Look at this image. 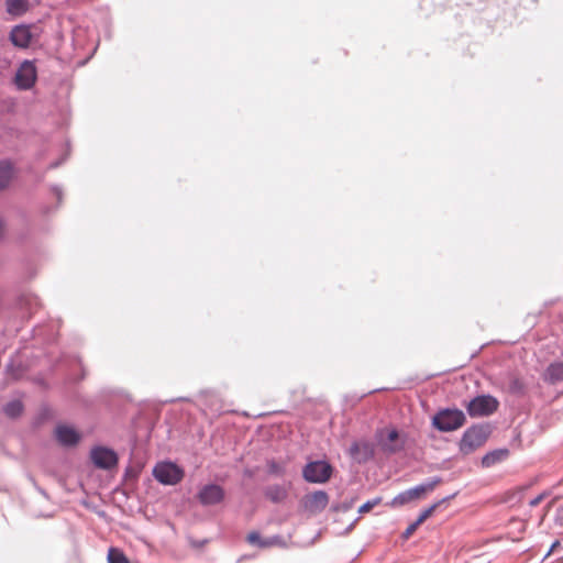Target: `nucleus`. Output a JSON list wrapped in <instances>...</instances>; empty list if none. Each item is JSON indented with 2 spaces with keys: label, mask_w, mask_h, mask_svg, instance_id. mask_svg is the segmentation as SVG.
I'll use <instances>...</instances> for the list:
<instances>
[{
  "label": "nucleus",
  "mask_w": 563,
  "mask_h": 563,
  "mask_svg": "<svg viewBox=\"0 0 563 563\" xmlns=\"http://www.w3.org/2000/svg\"><path fill=\"white\" fill-rule=\"evenodd\" d=\"M37 78V71L34 62L25 59L15 73L14 82L20 90L31 89Z\"/></svg>",
  "instance_id": "obj_9"
},
{
  "label": "nucleus",
  "mask_w": 563,
  "mask_h": 563,
  "mask_svg": "<svg viewBox=\"0 0 563 563\" xmlns=\"http://www.w3.org/2000/svg\"><path fill=\"white\" fill-rule=\"evenodd\" d=\"M328 503L329 496L324 490H316L311 494H307L302 499L305 509L313 514L324 510Z\"/></svg>",
  "instance_id": "obj_13"
},
{
  "label": "nucleus",
  "mask_w": 563,
  "mask_h": 563,
  "mask_svg": "<svg viewBox=\"0 0 563 563\" xmlns=\"http://www.w3.org/2000/svg\"><path fill=\"white\" fill-rule=\"evenodd\" d=\"M34 29L36 27L31 24L22 23L14 25L9 33V40L14 47L22 49L29 48L33 40L37 36L33 31Z\"/></svg>",
  "instance_id": "obj_8"
},
{
  "label": "nucleus",
  "mask_w": 563,
  "mask_h": 563,
  "mask_svg": "<svg viewBox=\"0 0 563 563\" xmlns=\"http://www.w3.org/2000/svg\"><path fill=\"white\" fill-rule=\"evenodd\" d=\"M466 422L465 413L457 408H442L433 417L431 424L440 432L460 429Z\"/></svg>",
  "instance_id": "obj_2"
},
{
  "label": "nucleus",
  "mask_w": 563,
  "mask_h": 563,
  "mask_svg": "<svg viewBox=\"0 0 563 563\" xmlns=\"http://www.w3.org/2000/svg\"><path fill=\"white\" fill-rule=\"evenodd\" d=\"M544 496H545V493H542V494H540V495L536 496L534 498H532V499L529 501V506H530V507H536V506H538V505L542 501V499L544 498Z\"/></svg>",
  "instance_id": "obj_33"
},
{
  "label": "nucleus",
  "mask_w": 563,
  "mask_h": 563,
  "mask_svg": "<svg viewBox=\"0 0 563 563\" xmlns=\"http://www.w3.org/2000/svg\"><path fill=\"white\" fill-rule=\"evenodd\" d=\"M16 176V168L12 159H0V192L9 189Z\"/></svg>",
  "instance_id": "obj_14"
},
{
  "label": "nucleus",
  "mask_w": 563,
  "mask_h": 563,
  "mask_svg": "<svg viewBox=\"0 0 563 563\" xmlns=\"http://www.w3.org/2000/svg\"><path fill=\"white\" fill-rule=\"evenodd\" d=\"M224 489L213 483L203 485L197 494L199 503L205 507L219 505L224 500Z\"/></svg>",
  "instance_id": "obj_10"
},
{
  "label": "nucleus",
  "mask_w": 563,
  "mask_h": 563,
  "mask_svg": "<svg viewBox=\"0 0 563 563\" xmlns=\"http://www.w3.org/2000/svg\"><path fill=\"white\" fill-rule=\"evenodd\" d=\"M508 389L514 395H521L525 393V384L518 377H511L509 380Z\"/></svg>",
  "instance_id": "obj_25"
},
{
  "label": "nucleus",
  "mask_w": 563,
  "mask_h": 563,
  "mask_svg": "<svg viewBox=\"0 0 563 563\" xmlns=\"http://www.w3.org/2000/svg\"><path fill=\"white\" fill-rule=\"evenodd\" d=\"M108 563H130V561L121 550L110 548L108 552Z\"/></svg>",
  "instance_id": "obj_23"
},
{
  "label": "nucleus",
  "mask_w": 563,
  "mask_h": 563,
  "mask_svg": "<svg viewBox=\"0 0 563 563\" xmlns=\"http://www.w3.org/2000/svg\"><path fill=\"white\" fill-rule=\"evenodd\" d=\"M419 526L420 523L418 521H413L412 523H410L407 527V529L402 532V538L408 539L417 530Z\"/></svg>",
  "instance_id": "obj_31"
},
{
  "label": "nucleus",
  "mask_w": 563,
  "mask_h": 563,
  "mask_svg": "<svg viewBox=\"0 0 563 563\" xmlns=\"http://www.w3.org/2000/svg\"><path fill=\"white\" fill-rule=\"evenodd\" d=\"M52 191L55 194L56 198L58 199V201L62 200V196H63V191H62V188L57 185H53L52 186Z\"/></svg>",
  "instance_id": "obj_34"
},
{
  "label": "nucleus",
  "mask_w": 563,
  "mask_h": 563,
  "mask_svg": "<svg viewBox=\"0 0 563 563\" xmlns=\"http://www.w3.org/2000/svg\"><path fill=\"white\" fill-rule=\"evenodd\" d=\"M3 412L10 418H18L23 412V404L20 400H11L3 406Z\"/></svg>",
  "instance_id": "obj_21"
},
{
  "label": "nucleus",
  "mask_w": 563,
  "mask_h": 563,
  "mask_svg": "<svg viewBox=\"0 0 563 563\" xmlns=\"http://www.w3.org/2000/svg\"><path fill=\"white\" fill-rule=\"evenodd\" d=\"M526 490V487H520L516 492L511 493L510 496L507 498L508 503H511L512 500L520 501L523 493Z\"/></svg>",
  "instance_id": "obj_30"
},
{
  "label": "nucleus",
  "mask_w": 563,
  "mask_h": 563,
  "mask_svg": "<svg viewBox=\"0 0 563 563\" xmlns=\"http://www.w3.org/2000/svg\"><path fill=\"white\" fill-rule=\"evenodd\" d=\"M265 497L274 504L282 503L287 497V489L284 485H268L264 489Z\"/></svg>",
  "instance_id": "obj_19"
},
{
  "label": "nucleus",
  "mask_w": 563,
  "mask_h": 563,
  "mask_svg": "<svg viewBox=\"0 0 563 563\" xmlns=\"http://www.w3.org/2000/svg\"><path fill=\"white\" fill-rule=\"evenodd\" d=\"M384 430L379 429L376 431V440L382 449V451L386 454H396L405 449V441L399 440V432L397 429L393 428L387 431L386 437H384Z\"/></svg>",
  "instance_id": "obj_7"
},
{
  "label": "nucleus",
  "mask_w": 563,
  "mask_h": 563,
  "mask_svg": "<svg viewBox=\"0 0 563 563\" xmlns=\"http://www.w3.org/2000/svg\"><path fill=\"white\" fill-rule=\"evenodd\" d=\"M499 401L492 395H479L474 397L466 406L471 417H488L497 411Z\"/></svg>",
  "instance_id": "obj_4"
},
{
  "label": "nucleus",
  "mask_w": 563,
  "mask_h": 563,
  "mask_svg": "<svg viewBox=\"0 0 563 563\" xmlns=\"http://www.w3.org/2000/svg\"><path fill=\"white\" fill-rule=\"evenodd\" d=\"M558 547H560V541H559V540H555V541L551 544V547H550V549H549V551L547 552V554H545V556H544V558L547 559L548 556H550V555L554 552V550H555Z\"/></svg>",
  "instance_id": "obj_35"
},
{
  "label": "nucleus",
  "mask_w": 563,
  "mask_h": 563,
  "mask_svg": "<svg viewBox=\"0 0 563 563\" xmlns=\"http://www.w3.org/2000/svg\"><path fill=\"white\" fill-rule=\"evenodd\" d=\"M382 501L380 497H375L373 499L367 500L358 508V514L363 515L368 512L371 509H373L375 506L379 505Z\"/></svg>",
  "instance_id": "obj_27"
},
{
  "label": "nucleus",
  "mask_w": 563,
  "mask_h": 563,
  "mask_svg": "<svg viewBox=\"0 0 563 563\" xmlns=\"http://www.w3.org/2000/svg\"><path fill=\"white\" fill-rule=\"evenodd\" d=\"M208 542H209L208 539H201V540H196L192 538L189 539V544L194 549H202Z\"/></svg>",
  "instance_id": "obj_32"
},
{
  "label": "nucleus",
  "mask_w": 563,
  "mask_h": 563,
  "mask_svg": "<svg viewBox=\"0 0 563 563\" xmlns=\"http://www.w3.org/2000/svg\"><path fill=\"white\" fill-rule=\"evenodd\" d=\"M507 455H508L507 449L493 450V451L486 453L482 457V466L483 467H492L495 464L501 462L504 459H506Z\"/></svg>",
  "instance_id": "obj_20"
},
{
  "label": "nucleus",
  "mask_w": 563,
  "mask_h": 563,
  "mask_svg": "<svg viewBox=\"0 0 563 563\" xmlns=\"http://www.w3.org/2000/svg\"><path fill=\"white\" fill-rule=\"evenodd\" d=\"M65 158H60V159H57L55 162H52L49 165H48V169H55L57 167H59L63 162H64Z\"/></svg>",
  "instance_id": "obj_36"
},
{
  "label": "nucleus",
  "mask_w": 563,
  "mask_h": 563,
  "mask_svg": "<svg viewBox=\"0 0 563 563\" xmlns=\"http://www.w3.org/2000/svg\"><path fill=\"white\" fill-rule=\"evenodd\" d=\"M184 475V470L169 461L157 463L153 468V476L163 485H176Z\"/></svg>",
  "instance_id": "obj_3"
},
{
  "label": "nucleus",
  "mask_w": 563,
  "mask_h": 563,
  "mask_svg": "<svg viewBox=\"0 0 563 563\" xmlns=\"http://www.w3.org/2000/svg\"><path fill=\"white\" fill-rule=\"evenodd\" d=\"M421 495H422V493H421L420 487L418 485H416L415 487L408 488V489L399 493L397 496H395L390 501V506L391 507L404 506L407 503H409L416 498H419Z\"/></svg>",
  "instance_id": "obj_16"
},
{
  "label": "nucleus",
  "mask_w": 563,
  "mask_h": 563,
  "mask_svg": "<svg viewBox=\"0 0 563 563\" xmlns=\"http://www.w3.org/2000/svg\"><path fill=\"white\" fill-rule=\"evenodd\" d=\"M554 523L559 527H563V504L559 505L555 510Z\"/></svg>",
  "instance_id": "obj_29"
},
{
  "label": "nucleus",
  "mask_w": 563,
  "mask_h": 563,
  "mask_svg": "<svg viewBox=\"0 0 563 563\" xmlns=\"http://www.w3.org/2000/svg\"><path fill=\"white\" fill-rule=\"evenodd\" d=\"M280 537L279 536H273V537H269V538H263L261 536L260 532L257 531H252L247 534L246 537V541L254 545V547H257L260 549H266V548H271L273 545H276L280 542Z\"/></svg>",
  "instance_id": "obj_15"
},
{
  "label": "nucleus",
  "mask_w": 563,
  "mask_h": 563,
  "mask_svg": "<svg viewBox=\"0 0 563 563\" xmlns=\"http://www.w3.org/2000/svg\"><path fill=\"white\" fill-rule=\"evenodd\" d=\"M30 10L29 0H5V11L12 16H22Z\"/></svg>",
  "instance_id": "obj_17"
},
{
  "label": "nucleus",
  "mask_w": 563,
  "mask_h": 563,
  "mask_svg": "<svg viewBox=\"0 0 563 563\" xmlns=\"http://www.w3.org/2000/svg\"><path fill=\"white\" fill-rule=\"evenodd\" d=\"M544 379L553 385L563 382V362L551 363L545 368Z\"/></svg>",
  "instance_id": "obj_18"
},
{
  "label": "nucleus",
  "mask_w": 563,
  "mask_h": 563,
  "mask_svg": "<svg viewBox=\"0 0 563 563\" xmlns=\"http://www.w3.org/2000/svg\"><path fill=\"white\" fill-rule=\"evenodd\" d=\"M331 475L332 466L323 460L309 462L302 470V476L309 483H325Z\"/></svg>",
  "instance_id": "obj_5"
},
{
  "label": "nucleus",
  "mask_w": 563,
  "mask_h": 563,
  "mask_svg": "<svg viewBox=\"0 0 563 563\" xmlns=\"http://www.w3.org/2000/svg\"><path fill=\"white\" fill-rule=\"evenodd\" d=\"M55 438L60 445L71 448L76 446L79 443L81 435L73 427L66 424H58L55 428Z\"/></svg>",
  "instance_id": "obj_12"
},
{
  "label": "nucleus",
  "mask_w": 563,
  "mask_h": 563,
  "mask_svg": "<svg viewBox=\"0 0 563 563\" xmlns=\"http://www.w3.org/2000/svg\"><path fill=\"white\" fill-rule=\"evenodd\" d=\"M455 496H456V493H454L450 496H446V497L442 498L441 500L434 503L430 507L426 508L424 510L421 511V514L418 516L416 521H418L420 525L423 523L441 504L454 498Z\"/></svg>",
  "instance_id": "obj_22"
},
{
  "label": "nucleus",
  "mask_w": 563,
  "mask_h": 563,
  "mask_svg": "<svg viewBox=\"0 0 563 563\" xmlns=\"http://www.w3.org/2000/svg\"><path fill=\"white\" fill-rule=\"evenodd\" d=\"M442 483V478L440 476H433L426 479L423 483L419 484L418 486L421 489V493H428L432 492L439 484Z\"/></svg>",
  "instance_id": "obj_24"
},
{
  "label": "nucleus",
  "mask_w": 563,
  "mask_h": 563,
  "mask_svg": "<svg viewBox=\"0 0 563 563\" xmlns=\"http://www.w3.org/2000/svg\"><path fill=\"white\" fill-rule=\"evenodd\" d=\"M90 459L99 470L110 471L118 465L119 456L113 449L97 445L90 451Z\"/></svg>",
  "instance_id": "obj_6"
},
{
  "label": "nucleus",
  "mask_w": 563,
  "mask_h": 563,
  "mask_svg": "<svg viewBox=\"0 0 563 563\" xmlns=\"http://www.w3.org/2000/svg\"><path fill=\"white\" fill-rule=\"evenodd\" d=\"M354 505V499H350V500H344L343 503H341L340 505L338 506H334V510H339V511H343V512H346L349 511Z\"/></svg>",
  "instance_id": "obj_28"
},
{
  "label": "nucleus",
  "mask_w": 563,
  "mask_h": 563,
  "mask_svg": "<svg viewBox=\"0 0 563 563\" xmlns=\"http://www.w3.org/2000/svg\"><path fill=\"white\" fill-rule=\"evenodd\" d=\"M490 432L492 429L488 423H477L467 428L459 442L460 452L463 455L473 453L486 443Z\"/></svg>",
  "instance_id": "obj_1"
},
{
  "label": "nucleus",
  "mask_w": 563,
  "mask_h": 563,
  "mask_svg": "<svg viewBox=\"0 0 563 563\" xmlns=\"http://www.w3.org/2000/svg\"><path fill=\"white\" fill-rule=\"evenodd\" d=\"M350 457L357 464H364L375 454L374 444L367 440L354 441L349 448Z\"/></svg>",
  "instance_id": "obj_11"
},
{
  "label": "nucleus",
  "mask_w": 563,
  "mask_h": 563,
  "mask_svg": "<svg viewBox=\"0 0 563 563\" xmlns=\"http://www.w3.org/2000/svg\"><path fill=\"white\" fill-rule=\"evenodd\" d=\"M267 472L271 475L279 476L284 474L285 468L280 463L276 462L275 460H269L267 461Z\"/></svg>",
  "instance_id": "obj_26"
}]
</instances>
